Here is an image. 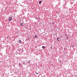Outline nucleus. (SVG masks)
Returning <instances> with one entry per match:
<instances>
[{"instance_id": "f257e3e1", "label": "nucleus", "mask_w": 77, "mask_h": 77, "mask_svg": "<svg viewBox=\"0 0 77 77\" xmlns=\"http://www.w3.org/2000/svg\"><path fill=\"white\" fill-rule=\"evenodd\" d=\"M8 20L9 21H11L12 20V18L11 17H9Z\"/></svg>"}, {"instance_id": "f03ea898", "label": "nucleus", "mask_w": 77, "mask_h": 77, "mask_svg": "<svg viewBox=\"0 0 77 77\" xmlns=\"http://www.w3.org/2000/svg\"><path fill=\"white\" fill-rule=\"evenodd\" d=\"M31 62V60H30L29 61H27L26 62L28 64H30V63Z\"/></svg>"}, {"instance_id": "7ed1b4c3", "label": "nucleus", "mask_w": 77, "mask_h": 77, "mask_svg": "<svg viewBox=\"0 0 77 77\" xmlns=\"http://www.w3.org/2000/svg\"><path fill=\"white\" fill-rule=\"evenodd\" d=\"M57 40L58 41V42H59L60 40V38L58 37L57 38Z\"/></svg>"}, {"instance_id": "20e7f679", "label": "nucleus", "mask_w": 77, "mask_h": 77, "mask_svg": "<svg viewBox=\"0 0 77 77\" xmlns=\"http://www.w3.org/2000/svg\"><path fill=\"white\" fill-rule=\"evenodd\" d=\"M21 42H21V40H19L18 41V43H19V44H21Z\"/></svg>"}, {"instance_id": "39448f33", "label": "nucleus", "mask_w": 77, "mask_h": 77, "mask_svg": "<svg viewBox=\"0 0 77 77\" xmlns=\"http://www.w3.org/2000/svg\"><path fill=\"white\" fill-rule=\"evenodd\" d=\"M20 26H23V22L20 23Z\"/></svg>"}, {"instance_id": "423d86ee", "label": "nucleus", "mask_w": 77, "mask_h": 77, "mask_svg": "<svg viewBox=\"0 0 77 77\" xmlns=\"http://www.w3.org/2000/svg\"><path fill=\"white\" fill-rule=\"evenodd\" d=\"M42 48L43 49H45V46H42Z\"/></svg>"}, {"instance_id": "0eeeda50", "label": "nucleus", "mask_w": 77, "mask_h": 77, "mask_svg": "<svg viewBox=\"0 0 77 77\" xmlns=\"http://www.w3.org/2000/svg\"><path fill=\"white\" fill-rule=\"evenodd\" d=\"M22 63L24 65H27V63H25V62H23Z\"/></svg>"}, {"instance_id": "6e6552de", "label": "nucleus", "mask_w": 77, "mask_h": 77, "mask_svg": "<svg viewBox=\"0 0 77 77\" xmlns=\"http://www.w3.org/2000/svg\"><path fill=\"white\" fill-rule=\"evenodd\" d=\"M42 3V2L41 1H40L39 2V4H41Z\"/></svg>"}, {"instance_id": "1a4fd4ad", "label": "nucleus", "mask_w": 77, "mask_h": 77, "mask_svg": "<svg viewBox=\"0 0 77 77\" xmlns=\"http://www.w3.org/2000/svg\"><path fill=\"white\" fill-rule=\"evenodd\" d=\"M59 62H60V63H62V62H61L62 60H60L59 59Z\"/></svg>"}, {"instance_id": "9d476101", "label": "nucleus", "mask_w": 77, "mask_h": 77, "mask_svg": "<svg viewBox=\"0 0 77 77\" xmlns=\"http://www.w3.org/2000/svg\"><path fill=\"white\" fill-rule=\"evenodd\" d=\"M51 24H54V22H52Z\"/></svg>"}, {"instance_id": "9b49d317", "label": "nucleus", "mask_w": 77, "mask_h": 77, "mask_svg": "<svg viewBox=\"0 0 77 77\" xmlns=\"http://www.w3.org/2000/svg\"><path fill=\"white\" fill-rule=\"evenodd\" d=\"M35 38H37V35H35Z\"/></svg>"}, {"instance_id": "f8f14e48", "label": "nucleus", "mask_w": 77, "mask_h": 77, "mask_svg": "<svg viewBox=\"0 0 77 77\" xmlns=\"http://www.w3.org/2000/svg\"><path fill=\"white\" fill-rule=\"evenodd\" d=\"M35 74H38L39 73H37V72H35Z\"/></svg>"}, {"instance_id": "ddd939ff", "label": "nucleus", "mask_w": 77, "mask_h": 77, "mask_svg": "<svg viewBox=\"0 0 77 77\" xmlns=\"http://www.w3.org/2000/svg\"><path fill=\"white\" fill-rule=\"evenodd\" d=\"M19 65H20L21 66V63H19Z\"/></svg>"}, {"instance_id": "4468645a", "label": "nucleus", "mask_w": 77, "mask_h": 77, "mask_svg": "<svg viewBox=\"0 0 77 77\" xmlns=\"http://www.w3.org/2000/svg\"><path fill=\"white\" fill-rule=\"evenodd\" d=\"M29 39H30V38H28V39H27L26 40H27L28 41H29Z\"/></svg>"}, {"instance_id": "2eb2a0df", "label": "nucleus", "mask_w": 77, "mask_h": 77, "mask_svg": "<svg viewBox=\"0 0 77 77\" xmlns=\"http://www.w3.org/2000/svg\"><path fill=\"white\" fill-rule=\"evenodd\" d=\"M72 47L73 48V47H74V45H73L72 46Z\"/></svg>"}, {"instance_id": "dca6fc26", "label": "nucleus", "mask_w": 77, "mask_h": 77, "mask_svg": "<svg viewBox=\"0 0 77 77\" xmlns=\"http://www.w3.org/2000/svg\"><path fill=\"white\" fill-rule=\"evenodd\" d=\"M25 28L26 29H28V27H26Z\"/></svg>"}, {"instance_id": "f3484780", "label": "nucleus", "mask_w": 77, "mask_h": 77, "mask_svg": "<svg viewBox=\"0 0 77 77\" xmlns=\"http://www.w3.org/2000/svg\"><path fill=\"white\" fill-rule=\"evenodd\" d=\"M65 52H64V53H63V54H64V55H65Z\"/></svg>"}, {"instance_id": "a211bd4d", "label": "nucleus", "mask_w": 77, "mask_h": 77, "mask_svg": "<svg viewBox=\"0 0 77 77\" xmlns=\"http://www.w3.org/2000/svg\"><path fill=\"white\" fill-rule=\"evenodd\" d=\"M66 47H68V46H67V45H66Z\"/></svg>"}, {"instance_id": "6ab92c4d", "label": "nucleus", "mask_w": 77, "mask_h": 77, "mask_svg": "<svg viewBox=\"0 0 77 77\" xmlns=\"http://www.w3.org/2000/svg\"><path fill=\"white\" fill-rule=\"evenodd\" d=\"M67 39H68V37H66Z\"/></svg>"}, {"instance_id": "aec40b11", "label": "nucleus", "mask_w": 77, "mask_h": 77, "mask_svg": "<svg viewBox=\"0 0 77 77\" xmlns=\"http://www.w3.org/2000/svg\"><path fill=\"white\" fill-rule=\"evenodd\" d=\"M51 49H52V47H51Z\"/></svg>"}, {"instance_id": "412c9836", "label": "nucleus", "mask_w": 77, "mask_h": 77, "mask_svg": "<svg viewBox=\"0 0 77 77\" xmlns=\"http://www.w3.org/2000/svg\"><path fill=\"white\" fill-rule=\"evenodd\" d=\"M21 50H19V51H20Z\"/></svg>"}, {"instance_id": "4be33fe9", "label": "nucleus", "mask_w": 77, "mask_h": 77, "mask_svg": "<svg viewBox=\"0 0 77 77\" xmlns=\"http://www.w3.org/2000/svg\"><path fill=\"white\" fill-rule=\"evenodd\" d=\"M10 73H12V72H11Z\"/></svg>"}, {"instance_id": "5701e85b", "label": "nucleus", "mask_w": 77, "mask_h": 77, "mask_svg": "<svg viewBox=\"0 0 77 77\" xmlns=\"http://www.w3.org/2000/svg\"><path fill=\"white\" fill-rule=\"evenodd\" d=\"M34 27H36V25L34 26Z\"/></svg>"}, {"instance_id": "b1692460", "label": "nucleus", "mask_w": 77, "mask_h": 77, "mask_svg": "<svg viewBox=\"0 0 77 77\" xmlns=\"http://www.w3.org/2000/svg\"><path fill=\"white\" fill-rule=\"evenodd\" d=\"M36 24H37L36 23H35V25H36Z\"/></svg>"}, {"instance_id": "393cba45", "label": "nucleus", "mask_w": 77, "mask_h": 77, "mask_svg": "<svg viewBox=\"0 0 77 77\" xmlns=\"http://www.w3.org/2000/svg\"><path fill=\"white\" fill-rule=\"evenodd\" d=\"M7 39H8V37L7 38Z\"/></svg>"}, {"instance_id": "a878e982", "label": "nucleus", "mask_w": 77, "mask_h": 77, "mask_svg": "<svg viewBox=\"0 0 77 77\" xmlns=\"http://www.w3.org/2000/svg\"><path fill=\"white\" fill-rule=\"evenodd\" d=\"M55 35H57V34H55Z\"/></svg>"}, {"instance_id": "bb28decb", "label": "nucleus", "mask_w": 77, "mask_h": 77, "mask_svg": "<svg viewBox=\"0 0 77 77\" xmlns=\"http://www.w3.org/2000/svg\"><path fill=\"white\" fill-rule=\"evenodd\" d=\"M64 50H66V49H64Z\"/></svg>"}, {"instance_id": "cd10ccee", "label": "nucleus", "mask_w": 77, "mask_h": 77, "mask_svg": "<svg viewBox=\"0 0 77 77\" xmlns=\"http://www.w3.org/2000/svg\"><path fill=\"white\" fill-rule=\"evenodd\" d=\"M0 62H2V61H0Z\"/></svg>"}, {"instance_id": "c85d7f7f", "label": "nucleus", "mask_w": 77, "mask_h": 77, "mask_svg": "<svg viewBox=\"0 0 77 77\" xmlns=\"http://www.w3.org/2000/svg\"><path fill=\"white\" fill-rule=\"evenodd\" d=\"M75 75H74V76H75Z\"/></svg>"}, {"instance_id": "c756f323", "label": "nucleus", "mask_w": 77, "mask_h": 77, "mask_svg": "<svg viewBox=\"0 0 77 77\" xmlns=\"http://www.w3.org/2000/svg\"><path fill=\"white\" fill-rule=\"evenodd\" d=\"M59 17H60V15H59Z\"/></svg>"}, {"instance_id": "7c9ffc66", "label": "nucleus", "mask_w": 77, "mask_h": 77, "mask_svg": "<svg viewBox=\"0 0 77 77\" xmlns=\"http://www.w3.org/2000/svg\"><path fill=\"white\" fill-rule=\"evenodd\" d=\"M61 37H62V36H61Z\"/></svg>"}, {"instance_id": "2f4dec72", "label": "nucleus", "mask_w": 77, "mask_h": 77, "mask_svg": "<svg viewBox=\"0 0 77 77\" xmlns=\"http://www.w3.org/2000/svg\"><path fill=\"white\" fill-rule=\"evenodd\" d=\"M65 36H66V35H65Z\"/></svg>"}, {"instance_id": "473e14b6", "label": "nucleus", "mask_w": 77, "mask_h": 77, "mask_svg": "<svg viewBox=\"0 0 77 77\" xmlns=\"http://www.w3.org/2000/svg\"><path fill=\"white\" fill-rule=\"evenodd\" d=\"M53 30V29H52V30Z\"/></svg>"}, {"instance_id": "72a5a7b5", "label": "nucleus", "mask_w": 77, "mask_h": 77, "mask_svg": "<svg viewBox=\"0 0 77 77\" xmlns=\"http://www.w3.org/2000/svg\"><path fill=\"white\" fill-rule=\"evenodd\" d=\"M67 36H68V35H67Z\"/></svg>"}]
</instances>
